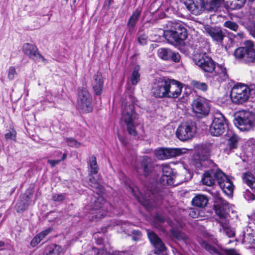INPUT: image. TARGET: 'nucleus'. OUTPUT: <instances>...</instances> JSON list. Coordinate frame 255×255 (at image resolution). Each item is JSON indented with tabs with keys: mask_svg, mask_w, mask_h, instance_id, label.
I'll list each match as a JSON object with an SVG mask.
<instances>
[{
	"mask_svg": "<svg viewBox=\"0 0 255 255\" xmlns=\"http://www.w3.org/2000/svg\"><path fill=\"white\" fill-rule=\"evenodd\" d=\"M4 136L6 139H13L15 140L16 132L15 131H12V132L9 131L5 133Z\"/></svg>",
	"mask_w": 255,
	"mask_h": 255,
	"instance_id": "obj_56",
	"label": "nucleus"
},
{
	"mask_svg": "<svg viewBox=\"0 0 255 255\" xmlns=\"http://www.w3.org/2000/svg\"><path fill=\"white\" fill-rule=\"evenodd\" d=\"M122 116L126 124L128 133L133 136L136 135L137 132L135 129L134 121L138 118V115L134 112V104L131 103L124 105L123 108Z\"/></svg>",
	"mask_w": 255,
	"mask_h": 255,
	"instance_id": "obj_2",
	"label": "nucleus"
},
{
	"mask_svg": "<svg viewBox=\"0 0 255 255\" xmlns=\"http://www.w3.org/2000/svg\"><path fill=\"white\" fill-rule=\"evenodd\" d=\"M187 9L193 14L199 15L201 13V7L194 2V0H181Z\"/></svg>",
	"mask_w": 255,
	"mask_h": 255,
	"instance_id": "obj_28",
	"label": "nucleus"
},
{
	"mask_svg": "<svg viewBox=\"0 0 255 255\" xmlns=\"http://www.w3.org/2000/svg\"><path fill=\"white\" fill-rule=\"evenodd\" d=\"M223 171L219 168H212L205 171L203 174L201 181L204 185L211 186L218 183L220 179L219 175Z\"/></svg>",
	"mask_w": 255,
	"mask_h": 255,
	"instance_id": "obj_14",
	"label": "nucleus"
},
{
	"mask_svg": "<svg viewBox=\"0 0 255 255\" xmlns=\"http://www.w3.org/2000/svg\"><path fill=\"white\" fill-rule=\"evenodd\" d=\"M206 160H203V158L197 154L194 156L191 165L194 166L197 170L201 169L203 166H206Z\"/></svg>",
	"mask_w": 255,
	"mask_h": 255,
	"instance_id": "obj_34",
	"label": "nucleus"
},
{
	"mask_svg": "<svg viewBox=\"0 0 255 255\" xmlns=\"http://www.w3.org/2000/svg\"><path fill=\"white\" fill-rule=\"evenodd\" d=\"M132 234L135 236H133L132 237V240H137L138 238L141 236V232L138 230H133L132 232Z\"/></svg>",
	"mask_w": 255,
	"mask_h": 255,
	"instance_id": "obj_58",
	"label": "nucleus"
},
{
	"mask_svg": "<svg viewBox=\"0 0 255 255\" xmlns=\"http://www.w3.org/2000/svg\"><path fill=\"white\" fill-rule=\"evenodd\" d=\"M251 220H255V212L253 213L250 216H248Z\"/></svg>",
	"mask_w": 255,
	"mask_h": 255,
	"instance_id": "obj_61",
	"label": "nucleus"
},
{
	"mask_svg": "<svg viewBox=\"0 0 255 255\" xmlns=\"http://www.w3.org/2000/svg\"><path fill=\"white\" fill-rule=\"evenodd\" d=\"M52 231L53 228H49L40 232L38 234V235L39 236V237H40V238L42 240L46 237V236H47L48 235L51 233L52 232Z\"/></svg>",
	"mask_w": 255,
	"mask_h": 255,
	"instance_id": "obj_49",
	"label": "nucleus"
},
{
	"mask_svg": "<svg viewBox=\"0 0 255 255\" xmlns=\"http://www.w3.org/2000/svg\"><path fill=\"white\" fill-rule=\"evenodd\" d=\"M62 252L63 249L61 246L53 244L46 249L44 255H59Z\"/></svg>",
	"mask_w": 255,
	"mask_h": 255,
	"instance_id": "obj_32",
	"label": "nucleus"
},
{
	"mask_svg": "<svg viewBox=\"0 0 255 255\" xmlns=\"http://www.w3.org/2000/svg\"><path fill=\"white\" fill-rule=\"evenodd\" d=\"M89 184L93 188H99L100 186V183L95 180L94 177L91 175L89 180Z\"/></svg>",
	"mask_w": 255,
	"mask_h": 255,
	"instance_id": "obj_51",
	"label": "nucleus"
},
{
	"mask_svg": "<svg viewBox=\"0 0 255 255\" xmlns=\"http://www.w3.org/2000/svg\"><path fill=\"white\" fill-rule=\"evenodd\" d=\"M228 128V120L220 112L215 113L212 123L210 128V131L214 136L223 134Z\"/></svg>",
	"mask_w": 255,
	"mask_h": 255,
	"instance_id": "obj_6",
	"label": "nucleus"
},
{
	"mask_svg": "<svg viewBox=\"0 0 255 255\" xmlns=\"http://www.w3.org/2000/svg\"><path fill=\"white\" fill-rule=\"evenodd\" d=\"M254 241H255L254 239H250L248 242L250 244H254L255 243Z\"/></svg>",
	"mask_w": 255,
	"mask_h": 255,
	"instance_id": "obj_64",
	"label": "nucleus"
},
{
	"mask_svg": "<svg viewBox=\"0 0 255 255\" xmlns=\"http://www.w3.org/2000/svg\"><path fill=\"white\" fill-rule=\"evenodd\" d=\"M67 157L66 154H63L62 157L61 159L59 160H48V163H49L51 167H54L57 164H58L60 161L64 160Z\"/></svg>",
	"mask_w": 255,
	"mask_h": 255,
	"instance_id": "obj_50",
	"label": "nucleus"
},
{
	"mask_svg": "<svg viewBox=\"0 0 255 255\" xmlns=\"http://www.w3.org/2000/svg\"><path fill=\"white\" fill-rule=\"evenodd\" d=\"M182 90V85L180 82L169 78L167 98H178L181 95Z\"/></svg>",
	"mask_w": 255,
	"mask_h": 255,
	"instance_id": "obj_18",
	"label": "nucleus"
},
{
	"mask_svg": "<svg viewBox=\"0 0 255 255\" xmlns=\"http://www.w3.org/2000/svg\"><path fill=\"white\" fill-rule=\"evenodd\" d=\"M103 198L99 197L98 198H94V201L93 204L92 205V209L97 211L95 215V218L97 219H101L107 215V212L105 211V208L106 207L108 203H104Z\"/></svg>",
	"mask_w": 255,
	"mask_h": 255,
	"instance_id": "obj_21",
	"label": "nucleus"
},
{
	"mask_svg": "<svg viewBox=\"0 0 255 255\" xmlns=\"http://www.w3.org/2000/svg\"><path fill=\"white\" fill-rule=\"evenodd\" d=\"M104 82L101 73L97 72L93 77L92 85L96 95H100L102 93Z\"/></svg>",
	"mask_w": 255,
	"mask_h": 255,
	"instance_id": "obj_24",
	"label": "nucleus"
},
{
	"mask_svg": "<svg viewBox=\"0 0 255 255\" xmlns=\"http://www.w3.org/2000/svg\"><path fill=\"white\" fill-rule=\"evenodd\" d=\"M245 198L248 201H254L255 199V196L249 190H247L244 194Z\"/></svg>",
	"mask_w": 255,
	"mask_h": 255,
	"instance_id": "obj_52",
	"label": "nucleus"
},
{
	"mask_svg": "<svg viewBox=\"0 0 255 255\" xmlns=\"http://www.w3.org/2000/svg\"><path fill=\"white\" fill-rule=\"evenodd\" d=\"M238 140L239 138L238 136L235 134L232 135L229 139L228 141V146L230 151L237 148Z\"/></svg>",
	"mask_w": 255,
	"mask_h": 255,
	"instance_id": "obj_41",
	"label": "nucleus"
},
{
	"mask_svg": "<svg viewBox=\"0 0 255 255\" xmlns=\"http://www.w3.org/2000/svg\"><path fill=\"white\" fill-rule=\"evenodd\" d=\"M125 252L123 251H115L113 253L107 252L105 250H99L95 247L92 248L89 250L86 255H124Z\"/></svg>",
	"mask_w": 255,
	"mask_h": 255,
	"instance_id": "obj_27",
	"label": "nucleus"
},
{
	"mask_svg": "<svg viewBox=\"0 0 255 255\" xmlns=\"http://www.w3.org/2000/svg\"><path fill=\"white\" fill-rule=\"evenodd\" d=\"M162 175L160 179V182L163 185H172L174 184V175L173 169L167 164L160 166Z\"/></svg>",
	"mask_w": 255,
	"mask_h": 255,
	"instance_id": "obj_17",
	"label": "nucleus"
},
{
	"mask_svg": "<svg viewBox=\"0 0 255 255\" xmlns=\"http://www.w3.org/2000/svg\"><path fill=\"white\" fill-rule=\"evenodd\" d=\"M191 84L195 88L203 92L206 91L208 88L207 84L204 82L193 80L191 82Z\"/></svg>",
	"mask_w": 255,
	"mask_h": 255,
	"instance_id": "obj_43",
	"label": "nucleus"
},
{
	"mask_svg": "<svg viewBox=\"0 0 255 255\" xmlns=\"http://www.w3.org/2000/svg\"><path fill=\"white\" fill-rule=\"evenodd\" d=\"M243 25L250 34L255 38V21L250 20L247 22H243Z\"/></svg>",
	"mask_w": 255,
	"mask_h": 255,
	"instance_id": "obj_39",
	"label": "nucleus"
},
{
	"mask_svg": "<svg viewBox=\"0 0 255 255\" xmlns=\"http://www.w3.org/2000/svg\"><path fill=\"white\" fill-rule=\"evenodd\" d=\"M235 58L246 63L254 62L255 60V49L252 41H247L245 46L236 49L234 52Z\"/></svg>",
	"mask_w": 255,
	"mask_h": 255,
	"instance_id": "obj_3",
	"label": "nucleus"
},
{
	"mask_svg": "<svg viewBox=\"0 0 255 255\" xmlns=\"http://www.w3.org/2000/svg\"><path fill=\"white\" fill-rule=\"evenodd\" d=\"M243 179L246 183L255 192V178L251 172H248L244 174Z\"/></svg>",
	"mask_w": 255,
	"mask_h": 255,
	"instance_id": "obj_33",
	"label": "nucleus"
},
{
	"mask_svg": "<svg viewBox=\"0 0 255 255\" xmlns=\"http://www.w3.org/2000/svg\"><path fill=\"white\" fill-rule=\"evenodd\" d=\"M136 169L137 172H140L141 170L145 176H147L151 172L152 169L151 159L147 156H144L140 161L139 164L137 166Z\"/></svg>",
	"mask_w": 255,
	"mask_h": 255,
	"instance_id": "obj_22",
	"label": "nucleus"
},
{
	"mask_svg": "<svg viewBox=\"0 0 255 255\" xmlns=\"http://www.w3.org/2000/svg\"><path fill=\"white\" fill-rule=\"evenodd\" d=\"M170 60L175 62H178L180 59V55L178 52L172 51V54L170 55Z\"/></svg>",
	"mask_w": 255,
	"mask_h": 255,
	"instance_id": "obj_53",
	"label": "nucleus"
},
{
	"mask_svg": "<svg viewBox=\"0 0 255 255\" xmlns=\"http://www.w3.org/2000/svg\"><path fill=\"white\" fill-rule=\"evenodd\" d=\"M66 142L69 146L72 147L78 148L80 146L81 143L73 138H67Z\"/></svg>",
	"mask_w": 255,
	"mask_h": 255,
	"instance_id": "obj_47",
	"label": "nucleus"
},
{
	"mask_svg": "<svg viewBox=\"0 0 255 255\" xmlns=\"http://www.w3.org/2000/svg\"><path fill=\"white\" fill-rule=\"evenodd\" d=\"M29 197L27 195L25 199L19 200L15 206L17 212H22L26 210L29 206Z\"/></svg>",
	"mask_w": 255,
	"mask_h": 255,
	"instance_id": "obj_35",
	"label": "nucleus"
},
{
	"mask_svg": "<svg viewBox=\"0 0 255 255\" xmlns=\"http://www.w3.org/2000/svg\"><path fill=\"white\" fill-rule=\"evenodd\" d=\"M170 233L172 236L178 241H186L187 239V237L185 234L177 229H171Z\"/></svg>",
	"mask_w": 255,
	"mask_h": 255,
	"instance_id": "obj_40",
	"label": "nucleus"
},
{
	"mask_svg": "<svg viewBox=\"0 0 255 255\" xmlns=\"http://www.w3.org/2000/svg\"><path fill=\"white\" fill-rule=\"evenodd\" d=\"M220 2V0H201V5L199 6L201 7V12L203 8L208 11L215 10L219 6Z\"/></svg>",
	"mask_w": 255,
	"mask_h": 255,
	"instance_id": "obj_26",
	"label": "nucleus"
},
{
	"mask_svg": "<svg viewBox=\"0 0 255 255\" xmlns=\"http://www.w3.org/2000/svg\"><path fill=\"white\" fill-rule=\"evenodd\" d=\"M193 60L203 71L207 73L206 76L212 78L214 81L220 83L228 78L226 68L215 62L205 52L198 51L193 56Z\"/></svg>",
	"mask_w": 255,
	"mask_h": 255,
	"instance_id": "obj_1",
	"label": "nucleus"
},
{
	"mask_svg": "<svg viewBox=\"0 0 255 255\" xmlns=\"http://www.w3.org/2000/svg\"><path fill=\"white\" fill-rule=\"evenodd\" d=\"M224 26L233 31H237L239 29L238 24L235 22L228 20L224 22Z\"/></svg>",
	"mask_w": 255,
	"mask_h": 255,
	"instance_id": "obj_46",
	"label": "nucleus"
},
{
	"mask_svg": "<svg viewBox=\"0 0 255 255\" xmlns=\"http://www.w3.org/2000/svg\"><path fill=\"white\" fill-rule=\"evenodd\" d=\"M186 150L185 148H161L155 151V155L157 159L163 160L180 156Z\"/></svg>",
	"mask_w": 255,
	"mask_h": 255,
	"instance_id": "obj_13",
	"label": "nucleus"
},
{
	"mask_svg": "<svg viewBox=\"0 0 255 255\" xmlns=\"http://www.w3.org/2000/svg\"><path fill=\"white\" fill-rule=\"evenodd\" d=\"M147 235L150 242L157 251L162 252L165 250L164 243L156 234L153 232L147 231Z\"/></svg>",
	"mask_w": 255,
	"mask_h": 255,
	"instance_id": "obj_23",
	"label": "nucleus"
},
{
	"mask_svg": "<svg viewBox=\"0 0 255 255\" xmlns=\"http://www.w3.org/2000/svg\"><path fill=\"white\" fill-rule=\"evenodd\" d=\"M169 78L163 77L155 80L151 89V94L156 98H167Z\"/></svg>",
	"mask_w": 255,
	"mask_h": 255,
	"instance_id": "obj_8",
	"label": "nucleus"
},
{
	"mask_svg": "<svg viewBox=\"0 0 255 255\" xmlns=\"http://www.w3.org/2000/svg\"><path fill=\"white\" fill-rule=\"evenodd\" d=\"M141 8L137 7L132 12L127 24L129 30H133L135 28L141 14Z\"/></svg>",
	"mask_w": 255,
	"mask_h": 255,
	"instance_id": "obj_25",
	"label": "nucleus"
},
{
	"mask_svg": "<svg viewBox=\"0 0 255 255\" xmlns=\"http://www.w3.org/2000/svg\"><path fill=\"white\" fill-rule=\"evenodd\" d=\"M23 51L30 58L36 62H42L44 64L47 63V60L38 52L36 47L32 44L28 43L24 44Z\"/></svg>",
	"mask_w": 255,
	"mask_h": 255,
	"instance_id": "obj_15",
	"label": "nucleus"
},
{
	"mask_svg": "<svg viewBox=\"0 0 255 255\" xmlns=\"http://www.w3.org/2000/svg\"><path fill=\"white\" fill-rule=\"evenodd\" d=\"M114 0H106V2L108 3V6H110L111 4L113 2Z\"/></svg>",
	"mask_w": 255,
	"mask_h": 255,
	"instance_id": "obj_62",
	"label": "nucleus"
},
{
	"mask_svg": "<svg viewBox=\"0 0 255 255\" xmlns=\"http://www.w3.org/2000/svg\"><path fill=\"white\" fill-rule=\"evenodd\" d=\"M157 54L162 59L169 61L171 59L170 55L172 54V50L168 48H161L158 50Z\"/></svg>",
	"mask_w": 255,
	"mask_h": 255,
	"instance_id": "obj_36",
	"label": "nucleus"
},
{
	"mask_svg": "<svg viewBox=\"0 0 255 255\" xmlns=\"http://www.w3.org/2000/svg\"><path fill=\"white\" fill-rule=\"evenodd\" d=\"M196 126L194 122H186L181 124L177 129V137L182 141L191 139L195 134Z\"/></svg>",
	"mask_w": 255,
	"mask_h": 255,
	"instance_id": "obj_11",
	"label": "nucleus"
},
{
	"mask_svg": "<svg viewBox=\"0 0 255 255\" xmlns=\"http://www.w3.org/2000/svg\"><path fill=\"white\" fill-rule=\"evenodd\" d=\"M88 164L90 169V174H96L98 173L99 168L95 156H92L90 158Z\"/></svg>",
	"mask_w": 255,
	"mask_h": 255,
	"instance_id": "obj_37",
	"label": "nucleus"
},
{
	"mask_svg": "<svg viewBox=\"0 0 255 255\" xmlns=\"http://www.w3.org/2000/svg\"><path fill=\"white\" fill-rule=\"evenodd\" d=\"M78 106L83 112L85 113L90 112L93 110L92 96L84 88L79 89Z\"/></svg>",
	"mask_w": 255,
	"mask_h": 255,
	"instance_id": "obj_10",
	"label": "nucleus"
},
{
	"mask_svg": "<svg viewBox=\"0 0 255 255\" xmlns=\"http://www.w3.org/2000/svg\"><path fill=\"white\" fill-rule=\"evenodd\" d=\"M118 137L120 140L123 143H124V139L122 138L119 134H118Z\"/></svg>",
	"mask_w": 255,
	"mask_h": 255,
	"instance_id": "obj_63",
	"label": "nucleus"
},
{
	"mask_svg": "<svg viewBox=\"0 0 255 255\" xmlns=\"http://www.w3.org/2000/svg\"><path fill=\"white\" fill-rule=\"evenodd\" d=\"M139 66L136 65L134 67L130 76V81L133 85H136L140 80V74L139 73Z\"/></svg>",
	"mask_w": 255,
	"mask_h": 255,
	"instance_id": "obj_38",
	"label": "nucleus"
},
{
	"mask_svg": "<svg viewBox=\"0 0 255 255\" xmlns=\"http://www.w3.org/2000/svg\"><path fill=\"white\" fill-rule=\"evenodd\" d=\"M137 41L141 45H145L147 44L148 37L143 31H139L137 33Z\"/></svg>",
	"mask_w": 255,
	"mask_h": 255,
	"instance_id": "obj_44",
	"label": "nucleus"
},
{
	"mask_svg": "<svg viewBox=\"0 0 255 255\" xmlns=\"http://www.w3.org/2000/svg\"><path fill=\"white\" fill-rule=\"evenodd\" d=\"M65 197V195L64 194H54L52 196V199L56 202H60L64 200Z\"/></svg>",
	"mask_w": 255,
	"mask_h": 255,
	"instance_id": "obj_54",
	"label": "nucleus"
},
{
	"mask_svg": "<svg viewBox=\"0 0 255 255\" xmlns=\"http://www.w3.org/2000/svg\"><path fill=\"white\" fill-rule=\"evenodd\" d=\"M205 30L214 42L218 44L223 45V40L227 36L221 28L217 26H208L205 28Z\"/></svg>",
	"mask_w": 255,
	"mask_h": 255,
	"instance_id": "obj_19",
	"label": "nucleus"
},
{
	"mask_svg": "<svg viewBox=\"0 0 255 255\" xmlns=\"http://www.w3.org/2000/svg\"><path fill=\"white\" fill-rule=\"evenodd\" d=\"M157 194L153 192L147 190L143 195L141 193V197H136L138 201L146 207L149 208L154 207L158 204Z\"/></svg>",
	"mask_w": 255,
	"mask_h": 255,
	"instance_id": "obj_16",
	"label": "nucleus"
},
{
	"mask_svg": "<svg viewBox=\"0 0 255 255\" xmlns=\"http://www.w3.org/2000/svg\"><path fill=\"white\" fill-rule=\"evenodd\" d=\"M224 251L228 255H240L234 249H226Z\"/></svg>",
	"mask_w": 255,
	"mask_h": 255,
	"instance_id": "obj_57",
	"label": "nucleus"
},
{
	"mask_svg": "<svg viewBox=\"0 0 255 255\" xmlns=\"http://www.w3.org/2000/svg\"><path fill=\"white\" fill-rule=\"evenodd\" d=\"M219 222L222 228L224 233L228 237L232 238L235 236V230L229 226V222L227 219L225 220L224 221H220Z\"/></svg>",
	"mask_w": 255,
	"mask_h": 255,
	"instance_id": "obj_31",
	"label": "nucleus"
},
{
	"mask_svg": "<svg viewBox=\"0 0 255 255\" xmlns=\"http://www.w3.org/2000/svg\"><path fill=\"white\" fill-rule=\"evenodd\" d=\"M214 209L220 219L226 220L229 216V203L221 197L217 196L214 199Z\"/></svg>",
	"mask_w": 255,
	"mask_h": 255,
	"instance_id": "obj_12",
	"label": "nucleus"
},
{
	"mask_svg": "<svg viewBox=\"0 0 255 255\" xmlns=\"http://www.w3.org/2000/svg\"><path fill=\"white\" fill-rule=\"evenodd\" d=\"M208 199L204 195L199 194L195 196L192 200V204L194 206L203 208L207 205Z\"/></svg>",
	"mask_w": 255,
	"mask_h": 255,
	"instance_id": "obj_29",
	"label": "nucleus"
},
{
	"mask_svg": "<svg viewBox=\"0 0 255 255\" xmlns=\"http://www.w3.org/2000/svg\"><path fill=\"white\" fill-rule=\"evenodd\" d=\"M41 239L39 236L37 235L31 241L30 245L32 247H34L36 246L41 241Z\"/></svg>",
	"mask_w": 255,
	"mask_h": 255,
	"instance_id": "obj_55",
	"label": "nucleus"
},
{
	"mask_svg": "<svg viewBox=\"0 0 255 255\" xmlns=\"http://www.w3.org/2000/svg\"><path fill=\"white\" fill-rule=\"evenodd\" d=\"M202 247L205 249L206 251H207L211 254H218L220 255L219 251L214 246L209 244L206 242H203L202 243Z\"/></svg>",
	"mask_w": 255,
	"mask_h": 255,
	"instance_id": "obj_42",
	"label": "nucleus"
},
{
	"mask_svg": "<svg viewBox=\"0 0 255 255\" xmlns=\"http://www.w3.org/2000/svg\"><path fill=\"white\" fill-rule=\"evenodd\" d=\"M17 75V72L15 68L13 66L9 67L7 73V78L10 80H12L14 79L15 77Z\"/></svg>",
	"mask_w": 255,
	"mask_h": 255,
	"instance_id": "obj_48",
	"label": "nucleus"
},
{
	"mask_svg": "<svg viewBox=\"0 0 255 255\" xmlns=\"http://www.w3.org/2000/svg\"><path fill=\"white\" fill-rule=\"evenodd\" d=\"M156 219L160 223H163L164 221V218L162 216H159V215H158L156 216Z\"/></svg>",
	"mask_w": 255,
	"mask_h": 255,
	"instance_id": "obj_60",
	"label": "nucleus"
},
{
	"mask_svg": "<svg viewBox=\"0 0 255 255\" xmlns=\"http://www.w3.org/2000/svg\"><path fill=\"white\" fill-rule=\"evenodd\" d=\"M250 95V88L247 85L240 83L232 88L230 96L233 103L241 105L248 101Z\"/></svg>",
	"mask_w": 255,
	"mask_h": 255,
	"instance_id": "obj_5",
	"label": "nucleus"
},
{
	"mask_svg": "<svg viewBox=\"0 0 255 255\" xmlns=\"http://www.w3.org/2000/svg\"><path fill=\"white\" fill-rule=\"evenodd\" d=\"M163 35L169 42L174 44H182L187 37L186 29L179 23L173 29L164 31Z\"/></svg>",
	"mask_w": 255,
	"mask_h": 255,
	"instance_id": "obj_4",
	"label": "nucleus"
},
{
	"mask_svg": "<svg viewBox=\"0 0 255 255\" xmlns=\"http://www.w3.org/2000/svg\"><path fill=\"white\" fill-rule=\"evenodd\" d=\"M247 0H236L231 3V8L233 9H238L243 7L246 2Z\"/></svg>",
	"mask_w": 255,
	"mask_h": 255,
	"instance_id": "obj_45",
	"label": "nucleus"
},
{
	"mask_svg": "<svg viewBox=\"0 0 255 255\" xmlns=\"http://www.w3.org/2000/svg\"><path fill=\"white\" fill-rule=\"evenodd\" d=\"M192 106L193 111L199 118L205 117L210 112V102L203 97H199L194 99Z\"/></svg>",
	"mask_w": 255,
	"mask_h": 255,
	"instance_id": "obj_9",
	"label": "nucleus"
},
{
	"mask_svg": "<svg viewBox=\"0 0 255 255\" xmlns=\"http://www.w3.org/2000/svg\"><path fill=\"white\" fill-rule=\"evenodd\" d=\"M212 148L213 144L210 143L205 144L202 146L197 154L202 157L203 160H206L208 162V159Z\"/></svg>",
	"mask_w": 255,
	"mask_h": 255,
	"instance_id": "obj_30",
	"label": "nucleus"
},
{
	"mask_svg": "<svg viewBox=\"0 0 255 255\" xmlns=\"http://www.w3.org/2000/svg\"><path fill=\"white\" fill-rule=\"evenodd\" d=\"M233 36L235 38L241 39L244 37V33L242 31H240L239 32H237L236 34H233Z\"/></svg>",
	"mask_w": 255,
	"mask_h": 255,
	"instance_id": "obj_59",
	"label": "nucleus"
},
{
	"mask_svg": "<svg viewBox=\"0 0 255 255\" xmlns=\"http://www.w3.org/2000/svg\"><path fill=\"white\" fill-rule=\"evenodd\" d=\"M219 176H220L218 183V185L227 195H231L233 193L234 187L233 182L223 172L220 173Z\"/></svg>",
	"mask_w": 255,
	"mask_h": 255,
	"instance_id": "obj_20",
	"label": "nucleus"
},
{
	"mask_svg": "<svg viewBox=\"0 0 255 255\" xmlns=\"http://www.w3.org/2000/svg\"><path fill=\"white\" fill-rule=\"evenodd\" d=\"M255 116L249 111L240 112L236 117L234 124L241 130H250L253 126Z\"/></svg>",
	"mask_w": 255,
	"mask_h": 255,
	"instance_id": "obj_7",
	"label": "nucleus"
}]
</instances>
